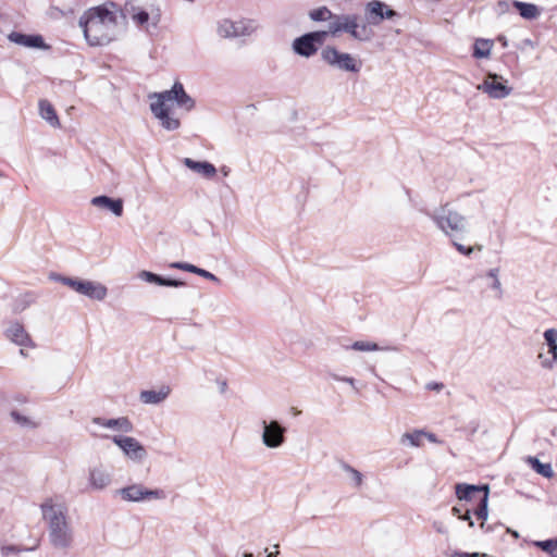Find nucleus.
<instances>
[{
    "instance_id": "nucleus-33",
    "label": "nucleus",
    "mask_w": 557,
    "mask_h": 557,
    "mask_svg": "<svg viewBox=\"0 0 557 557\" xmlns=\"http://www.w3.org/2000/svg\"><path fill=\"white\" fill-rule=\"evenodd\" d=\"M157 119L160 120L162 127L168 131H175L181 125L178 119L170 116V112L165 113L164 116L160 115Z\"/></svg>"
},
{
    "instance_id": "nucleus-15",
    "label": "nucleus",
    "mask_w": 557,
    "mask_h": 557,
    "mask_svg": "<svg viewBox=\"0 0 557 557\" xmlns=\"http://www.w3.org/2000/svg\"><path fill=\"white\" fill-rule=\"evenodd\" d=\"M488 485H472L467 483H458L455 486L456 496L460 500L473 502L476 500V496H481L486 492Z\"/></svg>"
},
{
    "instance_id": "nucleus-27",
    "label": "nucleus",
    "mask_w": 557,
    "mask_h": 557,
    "mask_svg": "<svg viewBox=\"0 0 557 557\" xmlns=\"http://www.w3.org/2000/svg\"><path fill=\"white\" fill-rule=\"evenodd\" d=\"M493 47L490 39H476L473 46V57L476 59L488 58Z\"/></svg>"
},
{
    "instance_id": "nucleus-14",
    "label": "nucleus",
    "mask_w": 557,
    "mask_h": 557,
    "mask_svg": "<svg viewBox=\"0 0 557 557\" xmlns=\"http://www.w3.org/2000/svg\"><path fill=\"white\" fill-rule=\"evenodd\" d=\"M171 101H175L176 104L185 109L186 111H190L195 108V100L185 91L183 84L180 82H175L170 90Z\"/></svg>"
},
{
    "instance_id": "nucleus-47",
    "label": "nucleus",
    "mask_w": 557,
    "mask_h": 557,
    "mask_svg": "<svg viewBox=\"0 0 557 557\" xmlns=\"http://www.w3.org/2000/svg\"><path fill=\"white\" fill-rule=\"evenodd\" d=\"M459 519L468 521L469 522V527H471V528L474 525V522L471 519V509L470 508H466L463 513L459 515Z\"/></svg>"
},
{
    "instance_id": "nucleus-42",
    "label": "nucleus",
    "mask_w": 557,
    "mask_h": 557,
    "mask_svg": "<svg viewBox=\"0 0 557 557\" xmlns=\"http://www.w3.org/2000/svg\"><path fill=\"white\" fill-rule=\"evenodd\" d=\"M11 417H12V419L15 422H17V423H20L22 425H29L30 424V421L28 420V418L22 416L18 411L13 410L11 412Z\"/></svg>"
},
{
    "instance_id": "nucleus-3",
    "label": "nucleus",
    "mask_w": 557,
    "mask_h": 557,
    "mask_svg": "<svg viewBox=\"0 0 557 557\" xmlns=\"http://www.w3.org/2000/svg\"><path fill=\"white\" fill-rule=\"evenodd\" d=\"M447 236L456 238L468 232V223L465 215L453 210L449 203L442 205L434 211H422Z\"/></svg>"
},
{
    "instance_id": "nucleus-35",
    "label": "nucleus",
    "mask_w": 557,
    "mask_h": 557,
    "mask_svg": "<svg viewBox=\"0 0 557 557\" xmlns=\"http://www.w3.org/2000/svg\"><path fill=\"white\" fill-rule=\"evenodd\" d=\"M138 276L147 282V283H150V284H157V285H160L162 286V283H163V276L159 275V274H156L153 272H150V271H141Z\"/></svg>"
},
{
    "instance_id": "nucleus-22",
    "label": "nucleus",
    "mask_w": 557,
    "mask_h": 557,
    "mask_svg": "<svg viewBox=\"0 0 557 557\" xmlns=\"http://www.w3.org/2000/svg\"><path fill=\"white\" fill-rule=\"evenodd\" d=\"M89 482L92 488L103 490L111 483V475L102 467H96L89 471Z\"/></svg>"
},
{
    "instance_id": "nucleus-6",
    "label": "nucleus",
    "mask_w": 557,
    "mask_h": 557,
    "mask_svg": "<svg viewBox=\"0 0 557 557\" xmlns=\"http://www.w3.org/2000/svg\"><path fill=\"white\" fill-rule=\"evenodd\" d=\"M327 37V32L315 30L306 33L293 41V50L296 54L305 58L314 55L320 46H322Z\"/></svg>"
},
{
    "instance_id": "nucleus-53",
    "label": "nucleus",
    "mask_w": 557,
    "mask_h": 557,
    "mask_svg": "<svg viewBox=\"0 0 557 557\" xmlns=\"http://www.w3.org/2000/svg\"><path fill=\"white\" fill-rule=\"evenodd\" d=\"M498 8L502 12H505L509 8V3L507 1H499Z\"/></svg>"
},
{
    "instance_id": "nucleus-30",
    "label": "nucleus",
    "mask_w": 557,
    "mask_h": 557,
    "mask_svg": "<svg viewBox=\"0 0 557 557\" xmlns=\"http://www.w3.org/2000/svg\"><path fill=\"white\" fill-rule=\"evenodd\" d=\"M425 431L416 430L413 432H407L403 434L400 442H408L413 447H420L422 445V438L424 437Z\"/></svg>"
},
{
    "instance_id": "nucleus-44",
    "label": "nucleus",
    "mask_w": 557,
    "mask_h": 557,
    "mask_svg": "<svg viewBox=\"0 0 557 557\" xmlns=\"http://www.w3.org/2000/svg\"><path fill=\"white\" fill-rule=\"evenodd\" d=\"M331 376L335 381L345 382V383L350 384L356 389V392H358V388L355 385V383H356L355 379L348 377V376H341L337 374H331Z\"/></svg>"
},
{
    "instance_id": "nucleus-25",
    "label": "nucleus",
    "mask_w": 557,
    "mask_h": 557,
    "mask_svg": "<svg viewBox=\"0 0 557 557\" xmlns=\"http://www.w3.org/2000/svg\"><path fill=\"white\" fill-rule=\"evenodd\" d=\"M488 493H490V488H486V492L483 493L479 498H478V505L476 507L473 509V513L475 515V517L480 520H482V523L480 524L481 529H485V523L484 521L487 519L488 517V508H487V505H488Z\"/></svg>"
},
{
    "instance_id": "nucleus-11",
    "label": "nucleus",
    "mask_w": 557,
    "mask_h": 557,
    "mask_svg": "<svg viewBox=\"0 0 557 557\" xmlns=\"http://www.w3.org/2000/svg\"><path fill=\"white\" fill-rule=\"evenodd\" d=\"M112 441L134 461H141L147 457L146 448L134 437L113 436Z\"/></svg>"
},
{
    "instance_id": "nucleus-2",
    "label": "nucleus",
    "mask_w": 557,
    "mask_h": 557,
    "mask_svg": "<svg viewBox=\"0 0 557 557\" xmlns=\"http://www.w3.org/2000/svg\"><path fill=\"white\" fill-rule=\"evenodd\" d=\"M41 511L48 523V535L52 546L69 549L73 544V530L66 519V508L48 499L41 505Z\"/></svg>"
},
{
    "instance_id": "nucleus-23",
    "label": "nucleus",
    "mask_w": 557,
    "mask_h": 557,
    "mask_svg": "<svg viewBox=\"0 0 557 557\" xmlns=\"http://www.w3.org/2000/svg\"><path fill=\"white\" fill-rule=\"evenodd\" d=\"M184 164L188 169L202 174L207 178L214 176L216 173L215 166L208 161H195L190 158H185Z\"/></svg>"
},
{
    "instance_id": "nucleus-20",
    "label": "nucleus",
    "mask_w": 557,
    "mask_h": 557,
    "mask_svg": "<svg viewBox=\"0 0 557 557\" xmlns=\"http://www.w3.org/2000/svg\"><path fill=\"white\" fill-rule=\"evenodd\" d=\"M170 392L169 386H162L159 391L146 389L140 392L139 399L144 404L159 405L168 398Z\"/></svg>"
},
{
    "instance_id": "nucleus-36",
    "label": "nucleus",
    "mask_w": 557,
    "mask_h": 557,
    "mask_svg": "<svg viewBox=\"0 0 557 557\" xmlns=\"http://www.w3.org/2000/svg\"><path fill=\"white\" fill-rule=\"evenodd\" d=\"M139 0H127L122 10V14L126 17H133L141 8L138 5Z\"/></svg>"
},
{
    "instance_id": "nucleus-13",
    "label": "nucleus",
    "mask_w": 557,
    "mask_h": 557,
    "mask_svg": "<svg viewBox=\"0 0 557 557\" xmlns=\"http://www.w3.org/2000/svg\"><path fill=\"white\" fill-rule=\"evenodd\" d=\"M8 39L20 46L27 48L45 49L47 48L41 35H27L18 32H12L8 35Z\"/></svg>"
},
{
    "instance_id": "nucleus-37",
    "label": "nucleus",
    "mask_w": 557,
    "mask_h": 557,
    "mask_svg": "<svg viewBox=\"0 0 557 557\" xmlns=\"http://www.w3.org/2000/svg\"><path fill=\"white\" fill-rule=\"evenodd\" d=\"M534 545L536 547L541 548L543 552L548 553L552 556L554 553V549H556V546H557V539L537 541L534 543Z\"/></svg>"
},
{
    "instance_id": "nucleus-49",
    "label": "nucleus",
    "mask_w": 557,
    "mask_h": 557,
    "mask_svg": "<svg viewBox=\"0 0 557 557\" xmlns=\"http://www.w3.org/2000/svg\"><path fill=\"white\" fill-rule=\"evenodd\" d=\"M444 387L443 383L430 382L426 384V388L431 391L440 392Z\"/></svg>"
},
{
    "instance_id": "nucleus-9",
    "label": "nucleus",
    "mask_w": 557,
    "mask_h": 557,
    "mask_svg": "<svg viewBox=\"0 0 557 557\" xmlns=\"http://www.w3.org/2000/svg\"><path fill=\"white\" fill-rule=\"evenodd\" d=\"M479 90L486 92L493 99H504L511 94L512 88L503 82V77L495 73H488L482 84L478 86Z\"/></svg>"
},
{
    "instance_id": "nucleus-43",
    "label": "nucleus",
    "mask_w": 557,
    "mask_h": 557,
    "mask_svg": "<svg viewBox=\"0 0 557 557\" xmlns=\"http://www.w3.org/2000/svg\"><path fill=\"white\" fill-rule=\"evenodd\" d=\"M184 285H185V282H183L181 280L163 277L162 286L181 287Z\"/></svg>"
},
{
    "instance_id": "nucleus-48",
    "label": "nucleus",
    "mask_w": 557,
    "mask_h": 557,
    "mask_svg": "<svg viewBox=\"0 0 557 557\" xmlns=\"http://www.w3.org/2000/svg\"><path fill=\"white\" fill-rule=\"evenodd\" d=\"M169 267H170L171 269H177V270L187 271L188 263H187V262L176 261V262H172V263H170V265H169Z\"/></svg>"
},
{
    "instance_id": "nucleus-61",
    "label": "nucleus",
    "mask_w": 557,
    "mask_h": 557,
    "mask_svg": "<svg viewBox=\"0 0 557 557\" xmlns=\"http://www.w3.org/2000/svg\"><path fill=\"white\" fill-rule=\"evenodd\" d=\"M226 386H227V385H226V382H222V383H221V392H222V393H223V392H225Z\"/></svg>"
},
{
    "instance_id": "nucleus-29",
    "label": "nucleus",
    "mask_w": 557,
    "mask_h": 557,
    "mask_svg": "<svg viewBox=\"0 0 557 557\" xmlns=\"http://www.w3.org/2000/svg\"><path fill=\"white\" fill-rule=\"evenodd\" d=\"M341 32H345L352 36H358L356 34V27L358 23V16L355 14H343L342 17Z\"/></svg>"
},
{
    "instance_id": "nucleus-8",
    "label": "nucleus",
    "mask_w": 557,
    "mask_h": 557,
    "mask_svg": "<svg viewBox=\"0 0 557 557\" xmlns=\"http://www.w3.org/2000/svg\"><path fill=\"white\" fill-rule=\"evenodd\" d=\"M262 443L268 448H278L285 443L287 429L277 420L262 421Z\"/></svg>"
},
{
    "instance_id": "nucleus-17",
    "label": "nucleus",
    "mask_w": 557,
    "mask_h": 557,
    "mask_svg": "<svg viewBox=\"0 0 557 557\" xmlns=\"http://www.w3.org/2000/svg\"><path fill=\"white\" fill-rule=\"evenodd\" d=\"M148 97L150 100H153L150 102V110L156 117L160 115L164 116L165 113L170 112L166 104L168 101H171L168 90L162 92H152Z\"/></svg>"
},
{
    "instance_id": "nucleus-10",
    "label": "nucleus",
    "mask_w": 557,
    "mask_h": 557,
    "mask_svg": "<svg viewBox=\"0 0 557 557\" xmlns=\"http://www.w3.org/2000/svg\"><path fill=\"white\" fill-rule=\"evenodd\" d=\"M396 16H399L398 12L382 1L373 0L366 5V18L370 25H379L384 20H392Z\"/></svg>"
},
{
    "instance_id": "nucleus-54",
    "label": "nucleus",
    "mask_w": 557,
    "mask_h": 557,
    "mask_svg": "<svg viewBox=\"0 0 557 557\" xmlns=\"http://www.w3.org/2000/svg\"><path fill=\"white\" fill-rule=\"evenodd\" d=\"M487 276H490L492 278H498V269H491L487 272Z\"/></svg>"
},
{
    "instance_id": "nucleus-18",
    "label": "nucleus",
    "mask_w": 557,
    "mask_h": 557,
    "mask_svg": "<svg viewBox=\"0 0 557 557\" xmlns=\"http://www.w3.org/2000/svg\"><path fill=\"white\" fill-rule=\"evenodd\" d=\"M92 423L108 428L119 430L125 433H129L133 431V423L126 417H121L116 419H104L100 417L92 418Z\"/></svg>"
},
{
    "instance_id": "nucleus-34",
    "label": "nucleus",
    "mask_w": 557,
    "mask_h": 557,
    "mask_svg": "<svg viewBox=\"0 0 557 557\" xmlns=\"http://www.w3.org/2000/svg\"><path fill=\"white\" fill-rule=\"evenodd\" d=\"M350 348L354 350H358V351H376V350L381 349L376 343L363 342V341L355 342L350 346Z\"/></svg>"
},
{
    "instance_id": "nucleus-63",
    "label": "nucleus",
    "mask_w": 557,
    "mask_h": 557,
    "mask_svg": "<svg viewBox=\"0 0 557 557\" xmlns=\"http://www.w3.org/2000/svg\"><path fill=\"white\" fill-rule=\"evenodd\" d=\"M35 547H30V548H25L24 550H34Z\"/></svg>"
},
{
    "instance_id": "nucleus-59",
    "label": "nucleus",
    "mask_w": 557,
    "mask_h": 557,
    "mask_svg": "<svg viewBox=\"0 0 557 557\" xmlns=\"http://www.w3.org/2000/svg\"><path fill=\"white\" fill-rule=\"evenodd\" d=\"M274 547L276 548V550H275V552H272V553H269V554L267 555V557H276V556L280 554V552L277 550L278 545L276 544Z\"/></svg>"
},
{
    "instance_id": "nucleus-26",
    "label": "nucleus",
    "mask_w": 557,
    "mask_h": 557,
    "mask_svg": "<svg viewBox=\"0 0 557 557\" xmlns=\"http://www.w3.org/2000/svg\"><path fill=\"white\" fill-rule=\"evenodd\" d=\"M39 113H40V116L44 120H46L50 125H52V126L60 125L55 110L48 100L42 99L39 101Z\"/></svg>"
},
{
    "instance_id": "nucleus-21",
    "label": "nucleus",
    "mask_w": 557,
    "mask_h": 557,
    "mask_svg": "<svg viewBox=\"0 0 557 557\" xmlns=\"http://www.w3.org/2000/svg\"><path fill=\"white\" fill-rule=\"evenodd\" d=\"M543 336L548 347V354L552 355V359H545L542 364L545 368H552L557 361V330L548 329L544 332Z\"/></svg>"
},
{
    "instance_id": "nucleus-12",
    "label": "nucleus",
    "mask_w": 557,
    "mask_h": 557,
    "mask_svg": "<svg viewBox=\"0 0 557 557\" xmlns=\"http://www.w3.org/2000/svg\"><path fill=\"white\" fill-rule=\"evenodd\" d=\"M251 33L252 28L245 21L223 20L218 26V34L223 38L249 36Z\"/></svg>"
},
{
    "instance_id": "nucleus-40",
    "label": "nucleus",
    "mask_w": 557,
    "mask_h": 557,
    "mask_svg": "<svg viewBox=\"0 0 557 557\" xmlns=\"http://www.w3.org/2000/svg\"><path fill=\"white\" fill-rule=\"evenodd\" d=\"M132 20L139 26H143L148 23L149 21V13L141 9L138 11L135 15H133Z\"/></svg>"
},
{
    "instance_id": "nucleus-50",
    "label": "nucleus",
    "mask_w": 557,
    "mask_h": 557,
    "mask_svg": "<svg viewBox=\"0 0 557 557\" xmlns=\"http://www.w3.org/2000/svg\"><path fill=\"white\" fill-rule=\"evenodd\" d=\"M433 527L436 530V532H438V533H442V534L447 533V529L442 522L435 521L433 523Z\"/></svg>"
},
{
    "instance_id": "nucleus-45",
    "label": "nucleus",
    "mask_w": 557,
    "mask_h": 557,
    "mask_svg": "<svg viewBox=\"0 0 557 557\" xmlns=\"http://www.w3.org/2000/svg\"><path fill=\"white\" fill-rule=\"evenodd\" d=\"M22 549L14 545H8L3 546L1 548L2 556L8 557L10 554H16L20 553Z\"/></svg>"
},
{
    "instance_id": "nucleus-19",
    "label": "nucleus",
    "mask_w": 557,
    "mask_h": 557,
    "mask_svg": "<svg viewBox=\"0 0 557 557\" xmlns=\"http://www.w3.org/2000/svg\"><path fill=\"white\" fill-rule=\"evenodd\" d=\"M7 337L20 346H30L32 339L24 326L17 322L12 323L5 331Z\"/></svg>"
},
{
    "instance_id": "nucleus-38",
    "label": "nucleus",
    "mask_w": 557,
    "mask_h": 557,
    "mask_svg": "<svg viewBox=\"0 0 557 557\" xmlns=\"http://www.w3.org/2000/svg\"><path fill=\"white\" fill-rule=\"evenodd\" d=\"M342 15H334L333 14V17H329L330 20H332L329 24V33L335 35L337 33L341 32V25H342V20H341Z\"/></svg>"
},
{
    "instance_id": "nucleus-1",
    "label": "nucleus",
    "mask_w": 557,
    "mask_h": 557,
    "mask_svg": "<svg viewBox=\"0 0 557 557\" xmlns=\"http://www.w3.org/2000/svg\"><path fill=\"white\" fill-rule=\"evenodd\" d=\"M117 24L116 15L104 5L87 10L78 21L87 42L90 46H104L114 38Z\"/></svg>"
},
{
    "instance_id": "nucleus-51",
    "label": "nucleus",
    "mask_w": 557,
    "mask_h": 557,
    "mask_svg": "<svg viewBox=\"0 0 557 557\" xmlns=\"http://www.w3.org/2000/svg\"><path fill=\"white\" fill-rule=\"evenodd\" d=\"M424 437H426L432 443H441L437 436L434 433L425 432Z\"/></svg>"
},
{
    "instance_id": "nucleus-62",
    "label": "nucleus",
    "mask_w": 557,
    "mask_h": 557,
    "mask_svg": "<svg viewBox=\"0 0 557 557\" xmlns=\"http://www.w3.org/2000/svg\"><path fill=\"white\" fill-rule=\"evenodd\" d=\"M243 557H253V554L246 552L243 554Z\"/></svg>"
},
{
    "instance_id": "nucleus-31",
    "label": "nucleus",
    "mask_w": 557,
    "mask_h": 557,
    "mask_svg": "<svg viewBox=\"0 0 557 557\" xmlns=\"http://www.w3.org/2000/svg\"><path fill=\"white\" fill-rule=\"evenodd\" d=\"M341 467L345 472L350 474L351 480L354 481L357 487H359L362 484L363 476L360 471H358L357 469L352 468L350 465L344 461L341 462Z\"/></svg>"
},
{
    "instance_id": "nucleus-41",
    "label": "nucleus",
    "mask_w": 557,
    "mask_h": 557,
    "mask_svg": "<svg viewBox=\"0 0 557 557\" xmlns=\"http://www.w3.org/2000/svg\"><path fill=\"white\" fill-rule=\"evenodd\" d=\"M451 243H453V245L455 246V248H456L460 253H462V255H465V256H470V255L472 253L473 249H474L473 247H470V246H469V247H467V246H463V245H461V244L457 243V242L455 240V238H453Z\"/></svg>"
},
{
    "instance_id": "nucleus-58",
    "label": "nucleus",
    "mask_w": 557,
    "mask_h": 557,
    "mask_svg": "<svg viewBox=\"0 0 557 557\" xmlns=\"http://www.w3.org/2000/svg\"><path fill=\"white\" fill-rule=\"evenodd\" d=\"M453 513L459 518V515H462L463 511L459 507L455 506V507H453Z\"/></svg>"
},
{
    "instance_id": "nucleus-16",
    "label": "nucleus",
    "mask_w": 557,
    "mask_h": 557,
    "mask_svg": "<svg viewBox=\"0 0 557 557\" xmlns=\"http://www.w3.org/2000/svg\"><path fill=\"white\" fill-rule=\"evenodd\" d=\"M91 205L111 211L115 216L123 214V200L121 198H111L106 195L97 196L91 199Z\"/></svg>"
},
{
    "instance_id": "nucleus-24",
    "label": "nucleus",
    "mask_w": 557,
    "mask_h": 557,
    "mask_svg": "<svg viewBox=\"0 0 557 557\" xmlns=\"http://www.w3.org/2000/svg\"><path fill=\"white\" fill-rule=\"evenodd\" d=\"M511 5L519 12L521 17L529 21L537 18L541 14L539 7L533 3L513 0Z\"/></svg>"
},
{
    "instance_id": "nucleus-57",
    "label": "nucleus",
    "mask_w": 557,
    "mask_h": 557,
    "mask_svg": "<svg viewBox=\"0 0 557 557\" xmlns=\"http://www.w3.org/2000/svg\"><path fill=\"white\" fill-rule=\"evenodd\" d=\"M459 557H480L478 553L469 554V553H460L457 554Z\"/></svg>"
},
{
    "instance_id": "nucleus-56",
    "label": "nucleus",
    "mask_w": 557,
    "mask_h": 557,
    "mask_svg": "<svg viewBox=\"0 0 557 557\" xmlns=\"http://www.w3.org/2000/svg\"><path fill=\"white\" fill-rule=\"evenodd\" d=\"M497 40L502 44L503 47H507L508 41L505 36H503V35L498 36Z\"/></svg>"
},
{
    "instance_id": "nucleus-4",
    "label": "nucleus",
    "mask_w": 557,
    "mask_h": 557,
    "mask_svg": "<svg viewBox=\"0 0 557 557\" xmlns=\"http://www.w3.org/2000/svg\"><path fill=\"white\" fill-rule=\"evenodd\" d=\"M321 59L331 67L358 73L361 70V60L352 57L350 53L342 52L333 46H326L321 51Z\"/></svg>"
},
{
    "instance_id": "nucleus-52",
    "label": "nucleus",
    "mask_w": 557,
    "mask_h": 557,
    "mask_svg": "<svg viewBox=\"0 0 557 557\" xmlns=\"http://www.w3.org/2000/svg\"><path fill=\"white\" fill-rule=\"evenodd\" d=\"M201 268H198L191 263H188V268H187V272H190V273H195V274H199V271H200Z\"/></svg>"
},
{
    "instance_id": "nucleus-46",
    "label": "nucleus",
    "mask_w": 557,
    "mask_h": 557,
    "mask_svg": "<svg viewBox=\"0 0 557 557\" xmlns=\"http://www.w3.org/2000/svg\"><path fill=\"white\" fill-rule=\"evenodd\" d=\"M198 275L202 276V277H205L207 280H210L212 282H215V283H220L221 282L220 278L216 275H214L213 273H211V272H209V271H207L205 269H200Z\"/></svg>"
},
{
    "instance_id": "nucleus-60",
    "label": "nucleus",
    "mask_w": 557,
    "mask_h": 557,
    "mask_svg": "<svg viewBox=\"0 0 557 557\" xmlns=\"http://www.w3.org/2000/svg\"><path fill=\"white\" fill-rule=\"evenodd\" d=\"M221 171H222V173H223V175H224V176L228 175V173H230V169H228V168H226V166H223V168L221 169Z\"/></svg>"
},
{
    "instance_id": "nucleus-28",
    "label": "nucleus",
    "mask_w": 557,
    "mask_h": 557,
    "mask_svg": "<svg viewBox=\"0 0 557 557\" xmlns=\"http://www.w3.org/2000/svg\"><path fill=\"white\" fill-rule=\"evenodd\" d=\"M528 463L531 468L544 478L550 479L554 475V471L550 463H543L536 457H528Z\"/></svg>"
},
{
    "instance_id": "nucleus-55",
    "label": "nucleus",
    "mask_w": 557,
    "mask_h": 557,
    "mask_svg": "<svg viewBox=\"0 0 557 557\" xmlns=\"http://www.w3.org/2000/svg\"><path fill=\"white\" fill-rule=\"evenodd\" d=\"M492 287H493L494 289L502 290V284H500V281H499L498 278H494V282H493Z\"/></svg>"
},
{
    "instance_id": "nucleus-39",
    "label": "nucleus",
    "mask_w": 557,
    "mask_h": 557,
    "mask_svg": "<svg viewBox=\"0 0 557 557\" xmlns=\"http://www.w3.org/2000/svg\"><path fill=\"white\" fill-rule=\"evenodd\" d=\"M356 34H357L358 36H352V37H354L355 39H358V40H361V41L369 40V39H370V37H371V36H370V32H369V29H368V27H367V25H366V24H363V25H361V26H360V25L357 23Z\"/></svg>"
},
{
    "instance_id": "nucleus-7",
    "label": "nucleus",
    "mask_w": 557,
    "mask_h": 557,
    "mask_svg": "<svg viewBox=\"0 0 557 557\" xmlns=\"http://www.w3.org/2000/svg\"><path fill=\"white\" fill-rule=\"evenodd\" d=\"M121 497L127 502L139 503L145 499H164L165 493L162 490H149L141 484H133L117 491Z\"/></svg>"
},
{
    "instance_id": "nucleus-32",
    "label": "nucleus",
    "mask_w": 557,
    "mask_h": 557,
    "mask_svg": "<svg viewBox=\"0 0 557 557\" xmlns=\"http://www.w3.org/2000/svg\"><path fill=\"white\" fill-rule=\"evenodd\" d=\"M309 16L312 21L321 22L333 17V13L326 7H321L310 11Z\"/></svg>"
},
{
    "instance_id": "nucleus-5",
    "label": "nucleus",
    "mask_w": 557,
    "mask_h": 557,
    "mask_svg": "<svg viewBox=\"0 0 557 557\" xmlns=\"http://www.w3.org/2000/svg\"><path fill=\"white\" fill-rule=\"evenodd\" d=\"M59 280L76 293L90 299L103 300L108 294V288L99 282L67 276H61Z\"/></svg>"
}]
</instances>
